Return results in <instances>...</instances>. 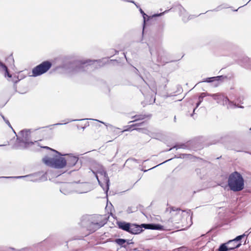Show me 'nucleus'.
<instances>
[{
    "label": "nucleus",
    "instance_id": "nucleus-41",
    "mask_svg": "<svg viewBox=\"0 0 251 251\" xmlns=\"http://www.w3.org/2000/svg\"><path fill=\"white\" fill-rule=\"evenodd\" d=\"M166 161H164V162H162V164H164V163L166 162Z\"/></svg>",
    "mask_w": 251,
    "mask_h": 251
},
{
    "label": "nucleus",
    "instance_id": "nucleus-29",
    "mask_svg": "<svg viewBox=\"0 0 251 251\" xmlns=\"http://www.w3.org/2000/svg\"><path fill=\"white\" fill-rule=\"evenodd\" d=\"M167 11H168L166 10V11H164V12H163V13H160V14H154V15H153V17H158V16H161V15H162L164 13H165L167 12Z\"/></svg>",
    "mask_w": 251,
    "mask_h": 251
},
{
    "label": "nucleus",
    "instance_id": "nucleus-18",
    "mask_svg": "<svg viewBox=\"0 0 251 251\" xmlns=\"http://www.w3.org/2000/svg\"><path fill=\"white\" fill-rule=\"evenodd\" d=\"M0 71L5 72V76L9 77H11V75L9 73L7 67L1 62L0 61Z\"/></svg>",
    "mask_w": 251,
    "mask_h": 251
},
{
    "label": "nucleus",
    "instance_id": "nucleus-1",
    "mask_svg": "<svg viewBox=\"0 0 251 251\" xmlns=\"http://www.w3.org/2000/svg\"><path fill=\"white\" fill-rule=\"evenodd\" d=\"M100 60H77L64 64L63 67L68 73L75 74L86 71L90 67L98 68L100 67Z\"/></svg>",
    "mask_w": 251,
    "mask_h": 251
},
{
    "label": "nucleus",
    "instance_id": "nucleus-38",
    "mask_svg": "<svg viewBox=\"0 0 251 251\" xmlns=\"http://www.w3.org/2000/svg\"><path fill=\"white\" fill-rule=\"evenodd\" d=\"M176 117L175 116V117H174V121L176 122Z\"/></svg>",
    "mask_w": 251,
    "mask_h": 251
},
{
    "label": "nucleus",
    "instance_id": "nucleus-11",
    "mask_svg": "<svg viewBox=\"0 0 251 251\" xmlns=\"http://www.w3.org/2000/svg\"><path fill=\"white\" fill-rule=\"evenodd\" d=\"M65 158L66 166L69 167L75 166L78 160V157L72 155H67Z\"/></svg>",
    "mask_w": 251,
    "mask_h": 251
},
{
    "label": "nucleus",
    "instance_id": "nucleus-28",
    "mask_svg": "<svg viewBox=\"0 0 251 251\" xmlns=\"http://www.w3.org/2000/svg\"><path fill=\"white\" fill-rule=\"evenodd\" d=\"M2 118H3V120H4V121L5 122V123L7 124V125H8V126L9 127L12 128V126H11V125L10 124V122L8 120L5 119V118H4V117L3 116H2Z\"/></svg>",
    "mask_w": 251,
    "mask_h": 251
},
{
    "label": "nucleus",
    "instance_id": "nucleus-36",
    "mask_svg": "<svg viewBox=\"0 0 251 251\" xmlns=\"http://www.w3.org/2000/svg\"><path fill=\"white\" fill-rule=\"evenodd\" d=\"M124 56H125V58H126V60H127V58H126V54H125V53H124Z\"/></svg>",
    "mask_w": 251,
    "mask_h": 251
},
{
    "label": "nucleus",
    "instance_id": "nucleus-4",
    "mask_svg": "<svg viewBox=\"0 0 251 251\" xmlns=\"http://www.w3.org/2000/svg\"><path fill=\"white\" fill-rule=\"evenodd\" d=\"M170 214L173 221L179 223L181 222L182 224L187 223L191 225L192 222V214L190 210H181L180 208L172 207L171 208Z\"/></svg>",
    "mask_w": 251,
    "mask_h": 251
},
{
    "label": "nucleus",
    "instance_id": "nucleus-43",
    "mask_svg": "<svg viewBox=\"0 0 251 251\" xmlns=\"http://www.w3.org/2000/svg\"><path fill=\"white\" fill-rule=\"evenodd\" d=\"M235 244H231V246H233L234 245H235Z\"/></svg>",
    "mask_w": 251,
    "mask_h": 251
},
{
    "label": "nucleus",
    "instance_id": "nucleus-25",
    "mask_svg": "<svg viewBox=\"0 0 251 251\" xmlns=\"http://www.w3.org/2000/svg\"><path fill=\"white\" fill-rule=\"evenodd\" d=\"M25 250H27V249H22L20 250H17L14 248H10L8 249V251H25Z\"/></svg>",
    "mask_w": 251,
    "mask_h": 251
},
{
    "label": "nucleus",
    "instance_id": "nucleus-26",
    "mask_svg": "<svg viewBox=\"0 0 251 251\" xmlns=\"http://www.w3.org/2000/svg\"><path fill=\"white\" fill-rule=\"evenodd\" d=\"M134 129H136L138 130L139 132H141L144 133H147L148 132L147 130L143 128H134Z\"/></svg>",
    "mask_w": 251,
    "mask_h": 251
},
{
    "label": "nucleus",
    "instance_id": "nucleus-9",
    "mask_svg": "<svg viewBox=\"0 0 251 251\" xmlns=\"http://www.w3.org/2000/svg\"><path fill=\"white\" fill-rule=\"evenodd\" d=\"M52 64L49 61H45L36 66L32 70L31 76L36 77L40 76L49 71L51 68Z\"/></svg>",
    "mask_w": 251,
    "mask_h": 251
},
{
    "label": "nucleus",
    "instance_id": "nucleus-10",
    "mask_svg": "<svg viewBox=\"0 0 251 251\" xmlns=\"http://www.w3.org/2000/svg\"><path fill=\"white\" fill-rule=\"evenodd\" d=\"M30 137V131L29 129H25L20 131L17 136V139L20 143L24 144L25 147L33 144V142L29 141Z\"/></svg>",
    "mask_w": 251,
    "mask_h": 251
},
{
    "label": "nucleus",
    "instance_id": "nucleus-20",
    "mask_svg": "<svg viewBox=\"0 0 251 251\" xmlns=\"http://www.w3.org/2000/svg\"><path fill=\"white\" fill-rule=\"evenodd\" d=\"M147 117H148V116H147L146 115H140L135 116V117L136 118V119L134 121L143 120Z\"/></svg>",
    "mask_w": 251,
    "mask_h": 251
},
{
    "label": "nucleus",
    "instance_id": "nucleus-21",
    "mask_svg": "<svg viewBox=\"0 0 251 251\" xmlns=\"http://www.w3.org/2000/svg\"><path fill=\"white\" fill-rule=\"evenodd\" d=\"M96 121H98L99 122H100V123L103 124L106 126L109 127L110 128V129L112 130H114L115 129H116V128L115 127L113 126H112V125H111L110 124H107L106 123H105L104 122H101V121H99L98 120H96Z\"/></svg>",
    "mask_w": 251,
    "mask_h": 251
},
{
    "label": "nucleus",
    "instance_id": "nucleus-46",
    "mask_svg": "<svg viewBox=\"0 0 251 251\" xmlns=\"http://www.w3.org/2000/svg\"><path fill=\"white\" fill-rule=\"evenodd\" d=\"M157 167V165H156L155 166H154V168H156Z\"/></svg>",
    "mask_w": 251,
    "mask_h": 251
},
{
    "label": "nucleus",
    "instance_id": "nucleus-35",
    "mask_svg": "<svg viewBox=\"0 0 251 251\" xmlns=\"http://www.w3.org/2000/svg\"><path fill=\"white\" fill-rule=\"evenodd\" d=\"M150 136L151 137V138H154V136L152 134H151V135H150Z\"/></svg>",
    "mask_w": 251,
    "mask_h": 251
},
{
    "label": "nucleus",
    "instance_id": "nucleus-30",
    "mask_svg": "<svg viewBox=\"0 0 251 251\" xmlns=\"http://www.w3.org/2000/svg\"><path fill=\"white\" fill-rule=\"evenodd\" d=\"M143 123H137L135 125H131V126H141Z\"/></svg>",
    "mask_w": 251,
    "mask_h": 251
},
{
    "label": "nucleus",
    "instance_id": "nucleus-6",
    "mask_svg": "<svg viewBox=\"0 0 251 251\" xmlns=\"http://www.w3.org/2000/svg\"><path fill=\"white\" fill-rule=\"evenodd\" d=\"M93 173L96 176V177L99 182V184L102 187L101 182L100 179H102L106 184L105 190L107 192L109 189L110 180L107 174L103 169V167L100 164H96V166L92 170Z\"/></svg>",
    "mask_w": 251,
    "mask_h": 251
},
{
    "label": "nucleus",
    "instance_id": "nucleus-8",
    "mask_svg": "<svg viewBox=\"0 0 251 251\" xmlns=\"http://www.w3.org/2000/svg\"><path fill=\"white\" fill-rule=\"evenodd\" d=\"M209 95L216 100L218 103L226 106L227 109H233L237 107L243 108L242 106H237L235 103L229 100L226 97H225L222 94L217 93Z\"/></svg>",
    "mask_w": 251,
    "mask_h": 251
},
{
    "label": "nucleus",
    "instance_id": "nucleus-14",
    "mask_svg": "<svg viewBox=\"0 0 251 251\" xmlns=\"http://www.w3.org/2000/svg\"><path fill=\"white\" fill-rule=\"evenodd\" d=\"M226 76H224L223 75H219L214 77H208L205 78L204 80L202 81V82H215L216 81L217 83L215 84V86H217L219 85V81L221 80L222 79H224V78H226Z\"/></svg>",
    "mask_w": 251,
    "mask_h": 251
},
{
    "label": "nucleus",
    "instance_id": "nucleus-17",
    "mask_svg": "<svg viewBox=\"0 0 251 251\" xmlns=\"http://www.w3.org/2000/svg\"><path fill=\"white\" fill-rule=\"evenodd\" d=\"M114 242L120 246L121 248H126L129 244L127 240L121 238L116 239Z\"/></svg>",
    "mask_w": 251,
    "mask_h": 251
},
{
    "label": "nucleus",
    "instance_id": "nucleus-34",
    "mask_svg": "<svg viewBox=\"0 0 251 251\" xmlns=\"http://www.w3.org/2000/svg\"><path fill=\"white\" fill-rule=\"evenodd\" d=\"M129 130V129H125V130H124L123 131H122V132H124V131H128Z\"/></svg>",
    "mask_w": 251,
    "mask_h": 251
},
{
    "label": "nucleus",
    "instance_id": "nucleus-24",
    "mask_svg": "<svg viewBox=\"0 0 251 251\" xmlns=\"http://www.w3.org/2000/svg\"><path fill=\"white\" fill-rule=\"evenodd\" d=\"M139 11L140 13L142 14L143 19H144V22L145 23L146 17L149 18L148 16L144 13V12L143 11V10L141 8H140Z\"/></svg>",
    "mask_w": 251,
    "mask_h": 251
},
{
    "label": "nucleus",
    "instance_id": "nucleus-5",
    "mask_svg": "<svg viewBox=\"0 0 251 251\" xmlns=\"http://www.w3.org/2000/svg\"><path fill=\"white\" fill-rule=\"evenodd\" d=\"M228 185L230 189L234 192H238L243 190L244 180L241 175L237 172L231 173L228 178Z\"/></svg>",
    "mask_w": 251,
    "mask_h": 251
},
{
    "label": "nucleus",
    "instance_id": "nucleus-19",
    "mask_svg": "<svg viewBox=\"0 0 251 251\" xmlns=\"http://www.w3.org/2000/svg\"><path fill=\"white\" fill-rule=\"evenodd\" d=\"M37 174H33V175H27V176H19L15 177L17 178L28 177V180L30 181H38V179L37 178H34L33 177L35 176H37Z\"/></svg>",
    "mask_w": 251,
    "mask_h": 251
},
{
    "label": "nucleus",
    "instance_id": "nucleus-39",
    "mask_svg": "<svg viewBox=\"0 0 251 251\" xmlns=\"http://www.w3.org/2000/svg\"><path fill=\"white\" fill-rule=\"evenodd\" d=\"M166 161H164V162H162V164H164V163L166 162Z\"/></svg>",
    "mask_w": 251,
    "mask_h": 251
},
{
    "label": "nucleus",
    "instance_id": "nucleus-23",
    "mask_svg": "<svg viewBox=\"0 0 251 251\" xmlns=\"http://www.w3.org/2000/svg\"><path fill=\"white\" fill-rule=\"evenodd\" d=\"M80 120H68V121L64 123H57L53 125V126H57V125H65L69 122H73V121H79Z\"/></svg>",
    "mask_w": 251,
    "mask_h": 251
},
{
    "label": "nucleus",
    "instance_id": "nucleus-45",
    "mask_svg": "<svg viewBox=\"0 0 251 251\" xmlns=\"http://www.w3.org/2000/svg\"><path fill=\"white\" fill-rule=\"evenodd\" d=\"M157 167V165H156L155 166H154V168H156Z\"/></svg>",
    "mask_w": 251,
    "mask_h": 251
},
{
    "label": "nucleus",
    "instance_id": "nucleus-44",
    "mask_svg": "<svg viewBox=\"0 0 251 251\" xmlns=\"http://www.w3.org/2000/svg\"><path fill=\"white\" fill-rule=\"evenodd\" d=\"M157 167V165H156L155 166H154V168H156Z\"/></svg>",
    "mask_w": 251,
    "mask_h": 251
},
{
    "label": "nucleus",
    "instance_id": "nucleus-27",
    "mask_svg": "<svg viewBox=\"0 0 251 251\" xmlns=\"http://www.w3.org/2000/svg\"><path fill=\"white\" fill-rule=\"evenodd\" d=\"M208 95H211L210 94L205 93H202L201 94L200 96L201 97H202L203 98L204 97H206V96H209Z\"/></svg>",
    "mask_w": 251,
    "mask_h": 251
},
{
    "label": "nucleus",
    "instance_id": "nucleus-7",
    "mask_svg": "<svg viewBox=\"0 0 251 251\" xmlns=\"http://www.w3.org/2000/svg\"><path fill=\"white\" fill-rule=\"evenodd\" d=\"M101 216L88 217L86 226L87 229L93 232L102 226L106 223V220H102Z\"/></svg>",
    "mask_w": 251,
    "mask_h": 251
},
{
    "label": "nucleus",
    "instance_id": "nucleus-42",
    "mask_svg": "<svg viewBox=\"0 0 251 251\" xmlns=\"http://www.w3.org/2000/svg\"><path fill=\"white\" fill-rule=\"evenodd\" d=\"M151 53L152 54V51L151 50H150Z\"/></svg>",
    "mask_w": 251,
    "mask_h": 251
},
{
    "label": "nucleus",
    "instance_id": "nucleus-37",
    "mask_svg": "<svg viewBox=\"0 0 251 251\" xmlns=\"http://www.w3.org/2000/svg\"><path fill=\"white\" fill-rule=\"evenodd\" d=\"M220 142V140H218V141L217 142H217ZM216 143V142H215V143H213V144H215Z\"/></svg>",
    "mask_w": 251,
    "mask_h": 251
},
{
    "label": "nucleus",
    "instance_id": "nucleus-32",
    "mask_svg": "<svg viewBox=\"0 0 251 251\" xmlns=\"http://www.w3.org/2000/svg\"><path fill=\"white\" fill-rule=\"evenodd\" d=\"M157 61L158 62H160L159 57L158 56L157 59Z\"/></svg>",
    "mask_w": 251,
    "mask_h": 251
},
{
    "label": "nucleus",
    "instance_id": "nucleus-15",
    "mask_svg": "<svg viewBox=\"0 0 251 251\" xmlns=\"http://www.w3.org/2000/svg\"><path fill=\"white\" fill-rule=\"evenodd\" d=\"M60 191L64 195L70 194L72 190H71V185L70 183H64L62 185Z\"/></svg>",
    "mask_w": 251,
    "mask_h": 251
},
{
    "label": "nucleus",
    "instance_id": "nucleus-40",
    "mask_svg": "<svg viewBox=\"0 0 251 251\" xmlns=\"http://www.w3.org/2000/svg\"><path fill=\"white\" fill-rule=\"evenodd\" d=\"M166 161H164V162H162V164H164V163L166 162Z\"/></svg>",
    "mask_w": 251,
    "mask_h": 251
},
{
    "label": "nucleus",
    "instance_id": "nucleus-3",
    "mask_svg": "<svg viewBox=\"0 0 251 251\" xmlns=\"http://www.w3.org/2000/svg\"><path fill=\"white\" fill-rule=\"evenodd\" d=\"M50 150L51 153L45 156L43 159V162L47 166L56 169H61L66 166L65 158L62 156L60 153L55 150H52L48 147H45Z\"/></svg>",
    "mask_w": 251,
    "mask_h": 251
},
{
    "label": "nucleus",
    "instance_id": "nucleus-47",
    "mask_svg": "<svg viewBox=\"0 0 251 251\" xmlns=\"http://www.w3.org/2000/svg\"><path fill=\"white\" fill-rule=\"evenodd\" d=\"M2 177H3V178H4V177H5V178H7V177H4V176H3Z\"/></svg>",
    "mask_w": 251,
    "mask_h": 251
},
{
    "label": "nucleus",
    "instance_id": "nucleus-48",
    "mask_svg": "<svg viewBox=\"0 0 251 251\" xmlns=\"http://www.w3.org/2000/svg\"><path fill=\"white\" fill-rule=\"evenodd\" d=\"M3 146V145H0V146Z\"/></svg>",
    "mask_w": 251,
    "mask_h": 251
},
{
    "label": "nucleus",
    "instance_id": "nucleus-16",
    "mask_svg": "<svg viewBox=\"0 0 251 251\" xmlns=\"http://www.w3.org/2000/svg\"><path fill=\"white\" fill-rule=\"evenodd\" d=\"M248 232V231L245 232V233H244L242 235H239L237 236L235 239L233 240H229L227 242V244L231 245V244H236L235 245L240 244V246H241V243L239 242V241L245 236H248L249 233L246 234Z\"/></svg>",
    "mask_w": 251,
    "mask_h": 251
},
{
    "label": "nucleus",
    "instance_id": "nucleus-13",
    "mask_svg": "<svg viewBox=\"0 0 251 251\" xmlns=\"http://www.w3.org/2000/svg\"><path fill=\"white\" fill-rule=\"evenodd\" d=\"M178 9L179 11L180 16L182 17V19L184 22H187L190 19H191L193 16H188V13L186 10L181 6H178Z\"/></svg>",
    "mask_w": 251,
    "mask_h": 251
},
{
    "label": "nucleus",
    "instance_id": "nucleus-33",
    "mask_svg": "<svg viewBox=\"0 0 251 251\" xmlns=\"http://www.w3.org/2000/svg\"><path fill=\"white\" fill-rule=\"evenodd\" d=\"M196 171L197 172V173H198L200 171V169H197L196 170Z\"/></svg>",
    "mask_w": 251,
    "mask_h": 251
},
{
    "label": "nucleus",
    "instance_id": "nucleus-2",
    "mask_svg": "<svg viewBox=\"0 0 251 251\" xmlns=\"http://www.w3.org/2000/svg\"><path fill=\"white\" fill-rule=\"evenodd\" d=\"M117 225L119 228L132 234H137L141 233L143 231V227L145 229L152 230H162L164 229L163 226L152 223L143 224L139 226L126 222H119L117 223Z\"/></svg>",
    "mask_w": 251,
    "mask_h": 251
},
{
    "label": "nucleus",
    "instance_id": "nucleus-12",
    "mask_svg": "<svg viewBox=\"0 0 251 251\" xmlns=\"http://www.w3.org/2000/svg\"><path fill=\"white\" fill-rule=\"evenodd\" d=\"M240 247V244L231 245L227 244V242L222 244L219 247L217 251H228L238 248Z\"/></svg>",
    "mask_w": 251,
    "mask_h": 251
},
{
    "label": "nucleus",
    "instance_id": "nucleus-22",
    "mask_svg": "<svg viewBox=\"0 0 251 251\" xmlns=\"http://www.w3.org/2000/svg\"><path fill=\"white\" fill-rule=\"evenodd\" d=\"M203 99V98H202V97H201V96H199V101L197 103L196 107L194 109L193 113L195 112V111L196 110V109L200 105L201 102L202 101Z\"/></svg>",
    "mask_w": 251,
    "mask_h": 251
},
{
    "label": "nucleus",
    "instance_id": "nucleus-31",
    "mask_svg": "<svg viewBox=\"0 0 251 251\" xmlns=\"http://www.w3.org/2000/svg\"><path fill=\"white\" fill-rule=\"evenodd\" d=\"M185 248L184 247L179 248L178 249V251H184L185 250Z\"/></svg>",
    "mask_w": 251,
    "mask_h": 251
}]
</instances>
